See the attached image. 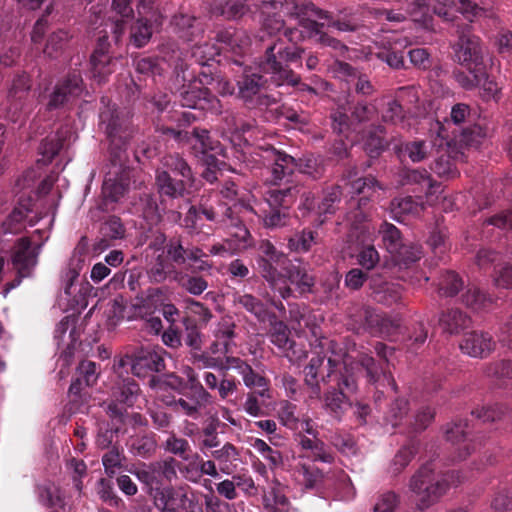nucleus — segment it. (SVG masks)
<instances>
[{
  "mask_svg": "<svg viewBox=\"0 0 512 512\" xmlns=\"http://www.w3.org/2000/svg\"><path fill=\"white\" fill-rule=\"evenodd\" d=\"M344 373L341 374V378L338 381L339 389L330 388L324 394V405L323 408L335 419L340 420L348 406L351 405L348 398L341 389V386L345 387L348 391H356V374L365 371L366 376L370 382L375 383L383 377L387 382H390L389 376L383 371L382 368H378L374 359L370 356L364 355L361 357L359 363L350 362L349 357L344 359Z\"/></svg>",
  "mask_w": 512,
  "mask_h": 512,
  "instance_id": "f257e3e1",
  "label": "nucleus"
},
{
  "mask_svg": "<svg viewBox=\"0 0 512 512\" xmlns=\"http://www.w3.org/2000/svg\"><path fill=\"white\" fill-rule=\"evenodd\" d=\"M463 481L464 477L459 472L438 475L434 465L427 463L411 477L408 487L415 496L417 509L423 511L436 504L451 487Z\"/></svg>",
  "mask_w": 512,
  "mask_h": 512,
  "instance_id": "f03ea898",
  "label": "nucleus"
},
{
  "mask_svg": "<svg viewBox=\"0 0 512 512\" xmlns=\"http://www.w3.org/2000/svg\"><path fill=\"white\" fill-rule=\"evenodd\" d=\"M248 163L254 165L262 164L271 169L273 182L277 183L295 170L314 178L322 173V168L313 157H306L295 160L292 156L277 151L272 147H259L250 153Z\"/></svg>",
  "mask_w": 512,
  "mask_h": 512,
  "instance_id": "7ed1b4c3",
  "label": "nucleus"
},
{
  "mask_svg": "<svg viewBox=\"0 0 512 512\" xmlns=\"http://www.w3.org/2000/svg\"><path fill=\"white\" fill-rule=\"evenodd\" d=\"M220 194L225 200L223 204H219L217 207L211 206L210 208H205L202 210V213L210 221L216 220L219 216H226L231 220L234 225V231L230 232V238L227 240L230 245H232V249L236 254L250 246L249 231L240 222H234L233 220V213L242 214V217L246 216L247 213H244L243 210L240 209V204L244 203V200L242 197H238V192L233 182L226 183Z\"/></svg>",
  "mask_w": 512,
  "mask_h": 512,
  "instance_id": "20e7f679",
  "label": "nucleus"
},
{
  "mask_svg": "<svg viewBox=\"0 0 512 512\" xmlns=\"http://www.w3.org/2000/svg\"><path fill=\"white\" fill-rule=\"evenodd\" d=\"M302 50L294 45H287L283 39H277L267 46L264 59L260 63L263 72L271 74L276 85H296L299 78L288 68L289 64L301 58Z\"/></svg>",
  "mask_w": 512,
  "mask_h": 512,
  "instance_id": "39448f33",
  "label": "nucleus"
},
{
  "mask_svg": "<svg viewBox=\"0 0 512 512\" xmlns=\"http://www.w3.org/2000/svg\"><path fill=\"white\" fill-rule=\"evenodd\" d=\"M100 127L109 140L111 155L120 163L131 138L128 118L115 106H108L100 112Z\"/></svg>",
  "mask_w": 512,
  "mask_h": 512,
  "instance_id": "423d86ee",
  "label": "nucleus"
},
{
  "mask_svg": "<svg viewBox=\"0 0 512 512\" xmlns=\"http://www.w3.org/2000/svg\"><path fill=\"white\" fill-rule=\"evenodd\" d=\"M259 250L262 256L258 264L261 269L262 276L270 283L274 290L279 292L283 299L288 298L291 295L292 290H290L286 285L282 286V284L286 283V280L282 276V273L278 271L277 267H280L283 270L290 261L283 253L277 251L274 245L267 240L261 241Z\"/></svg>",
  "mask_w": 512,
  "mask_h": 512,
  "instance_id": "0eeeda50",
  "label": "nucleus"
},
{
  "mask_svg": "<svg viewBox=\"0 0 512 512\" xmlns=\"http://www.w3.org/2000/svg\"><path fill=\"white\" fill-rule=\"evenodd\" d=\"M148 276L155 283H161L167 277H171L181 288L195 296L202 294L208 287V283L203 277L190 276L175 269L163 255L157 257L156 262L148 270Z\"/></svg>",
  "mask_w": 512,
  "mask_h": 512,
  "instance_id": "6e6552de",
  "label": "nucleus"
},
{
  "mask_svg": "<svg viewBox=\"0 0 512 512\" xmlns=\"http://www.w3.org/2000/svg\"><path fill=\"white\" fill-rule=\"evenodd\" d=\"M469 116L470 108L468 105L463 103L454 105L451 109L450 119L446 120L445 124L438 123V136L445 140L448 145L451 143H459L467 146L478 145L480 143L479 139L485 136L481 127L475 126L470 130H461L460 132H457L456 130L451 132L448 131L451 123L454 125H460L464 123Z\"/></svg>",
  "mask_w": 512,
  "mask_h": 512,
  "instance_id": "1a4fd4ad",
  "label": "nucleus"
},
{
  "mask_svg": "<svg viewBox=\"0 0 512 512\" xmlns=\"http://www.w3.org/2000/svg\"><path fill=\"white\" fill-rule=\"evenodd\" d=\"M165 166L182 176V179L176 181L166 172H158L156 176V185L161 195L171 198L182 196L185 192H190L189 188L193 184V177L190 167L178 156H168L165 158Z\"/></svg>",
  "mask_w": 512,
  "mask_h": 512,
  "instance_id": "9d476101",
  "label": "nucleus"
},
{
  "mask_svg": "<svg viewBox=\"0 0 512 512\" xmlns=\"http://www.w3.org/2000/svg\"><path fill=\"white\" fill-rule=\"evenodd\" d=\"M351 189L356 194H363V197L357 202V211L349 213L348 219L354 229L359 230V234L357 236L362 238L363 242L373 241L376 229L369 223L362 224L364 219H366V214L362 211V206L366 204L367 198L373 197L374 193L380 189V186L373 177H365L352 181Z\"/></svg>",
  "mask_w": 512,
  "mask_h": 512,
  "instance_id": "9b49d317",
  "label": "nucleus"
},
{
  "mask_svg": "<svg viewBox=\"0 0 512 512\" xmlns=\"http://www.w3.org/2000/svg\"><path fill=\"white\" fill-rule=\"evenodd\" d=\"M163 349H141L134 358L125 357L120 359L119 367L131 365L132 373L137 377H146L152 372H159L164 369Z\"/></svg>",
  "mask_w": 512,
  "mask_h": 512,
  "instance_id": "f8f14e48",
  "label": "nucleus"
},
{
  "mask_svg": "<svg viewBox=\"0 0 512 512\" xmlns=\"http://www.w3.org/2000/svg\"><path fill=\"white\" fill-rule=\"evenodd\" d=\"M234 327L235 325L229 321H223L219 324L215 331L216 340L211 344L209 351L211 356L205 357V367L225 369L226 362H223L221 355H227L232 352L234 346Z\"/></svg>",
  "mask_w": 512,
  "mask_h": 512,
  "instance_id": "ddd939ff",
  "label": "nucleus"
},
{
  "mask_svg": "<svg viewBox=\"0 0 512 512\" xmlns=\"http://www.w3.org/2000/svg\"><path fill=\"white\" fill-rule=\"evenodd\" d=\"M267 81L256 73H246L238 81V94L241 99L251 106L268 105L270 100L266 94Z\"/></svg>",
  "mask_w": 512,
  "mask_h": 512,
  "instance_id": "4468645a",
  "label": "nucleus"
},
{
  "mask_svg": "<svg viewBox=\"0 0 512 512\" xmlns=\"http://www.w3.org/2000/svg\"><path fill=\"white\" fill-rule=\"evenodd\" d=\"M200 84V81H194L187 90L181 93L182 106L220 113V101L207 88H202Z\"/></svg>",
  "mask_w": 512,
  "mask_h": 512,
  "instance_id": "2eb2a0df",
  "label": "nucleus"
},
{
  "mask_svg": "<svg viewBox=\"0 0 512 512\" xmlns=\"http://www.w3.org/2000/svg\"><path fill=\"white\" fill-rule=\"evenodd\" d=\"M36 233L45 234L43 241L37 244L36 248L31 247V242L27 238L20 239L15 245L12 261L21 277H26L30 274L31 269L37 264L39 249L44 241L49 238L48 233L44 230H37Z\"/></svg>",
  "mask_w": 512,
  "mask_h": 512,
  "instance_id": "dca6fc26",
  "label": "nucleus"
},
{
  "mask_svg": "<svg viewBox=\"0 0 512 512\" xmlns=\"http://www.w3.org/2000/svg\"><path fill=\"white\" fill-rule=\"evenodd\" d=\"M288 191L273 189L269 191V197L267 198V202L270 207H273L274 205H281L283 206L285 204V197L287 196ZM240 209L243 210L244 213H250L253 212L259 217L263 219V224L265 227L268 228H275L285 225L286 223V213L282 212L279 209L271 208V212L269 214H263L266 213L265 210H255L253 206H251L249 203H241Z\"/></svg>",
  "mask_w": 512,
  "mask_h": 512,
  "instance_id": "f3484780",
  "label": "nucleus"
},
{
  "mask_svg": "<svg viewBox=\"0 0 512 512\" xmlns=\"http://www.w3.org/2000/svg\"><path fill=\"white\" fill-rule=\"evenodd\" d=\"M283 8L287 13L295 16L303 27L315 33H320L321 29L326 25L325 20L328 19V15L324 11L311 3L298 5L294 1H288Z\"/></svg>",
  "mask_w": 512,
  "mask_h": 512,
  "instance_id": "a211bd4d",
  "label": "nucleus"
},
{
  "mask_svg": "<svg viewBox=\"0 0 512 512\" xmlns=\"http://www.w3.org/2000/svg\"><path fill=\"white\" fill-rule=\"evenodd\" d=\"M454 50L455 56L462 66L475 68L476 71H480L482 67H485L480 41L475 35L469 33L462 34Z\"/></svg>",
  "mask_w": 512,
  "mask_h": 512,
  "instance_id": "6ab92c4d",
  "label": "nucleus"
},
{
  "mask_svg": "<svg viewBox=\"0 0 512 512\" xmlns=\"http://www.w3.org/2000/svg\"><path fill=\"white\" fill-rule=\"evenodd\" d=\"M190 142L195 153L204 155L207 162L206 169L202 172V176L210 183L218 179L217 163L213 155H209V151H214L217 146L210 140L207 130L194 129Z\"/></svg>",
  "mask_w": 512,
  "mask_h": 512,
  "instance_id": "aec40b11",
  "label": "nucleus"
},
{
  "mask_svg": "<svg viewBox=\"0 0 512 512\" xmlns=\"http://www.w3.org/2000/svg\"><path fill=\"white\" fill-rule=\"evenodd\" d=\"M433 10L445 20H453L456 12H460L470 21L485 14L482 8L472 4L469 0H439L433 6Z\"/></svg>",
  "mask_w": 512,
  "mask_h": 512,
  "instance_id": "412c9836",
  "label": "nucleus"
},
{
  "mask_svg": "<svg viewBox=\"0 0 512 512\" xmlns=\"http://www.w3.org/2000/svg\"><path fill=\"white\" fill-rule=\"evenodd\" d=\"M139 387L131 379L123 380L112 392L113 400L108 405V411L113 417L122 416L126 407H130L138 397Z\"/></svg>",
  "mask_w": 512,
  "mask_h": 512,
  "instance_id": "4be33fe9",
  "label": "nucleus"
},
{
  "mask_svg": "<svg viewBox=\"0 0 512 512\" xmlns=\"http://www.w3.org/2000/svg\"><path fill=\"white\" fill-rule=\"evenodd\" d=\"M83 92L82 78L78 73L70 74L64 79L50 95L48 102L49 109H56L73 99L79 97Z\"/></svg>",
  "mask_w": 512,
  "mask_h": 512,
  "instance_id": "5701e85b",
  "label": "nucleus"
},
{
  "mask_svg": "<svg viewBox=\"0 0 512 512\" xmlns=\"http://www.w3.org/2000/svg\"><path fill=\"white\" fill-rule=\"evenodd\" d=\"M495 348V342L488 333L471 332L464 335L460 349L463 353L475 357H487Z\"/></svg>",
  "mask_w": 512,
  "mask_h": 512,
  "instance_id": "b1692460",
  "label": "nucleus"
},
{
  "mask_svg": "<svg viewBox=\"0 0 512 512\" xmlns=\"http://www.w3.org/2000/svg\"><path fill=\"white\" fill-rule=\"evenodd\" d=\"M468 424L466 421L452 422L445 426L444 435L448 442L459 445L458 459H465L472 451L476 449V445H472V439L468 438L466 428Z\"/></svg>",
  "mask_w": 512,
  "mask_h": 512,
  "instance_id": "393cba45",
  "label": "nucleus"
},
{
  "mask_svg": "<svg viewBox=\"0 0 512 512\" xmlns=\"http://www.w3.org/2000/svg\"><path fill=\"white\" fill-rule=\"evenodd\" d=\"M109 43L106 37L100 38L97 48L91 56V72L94 79L102 82L114 71V61L108 54Z\"/></svg>",
  "mask_w": 512,
  "mask_h": 512,
  "instance_id": "a878e982",
  "label": "nucleus"
},
{
  "mask_svg": "<svg viewBox=\"0 0 512 512\" xmlns=\"http://www.w3.org/2000/svg\"><path fill=\"white\" fill-rule=\"evenodd\" d=\"M228 369H235L242 376L243 382L248 388H263L261 391H259V395L262 397L268 396L266 394L268 390L265 389L267 386L266 379L255 373L251 366L242 361L240 358L226 356L225 370Z\"/></svg>",
  "mask_w": 512,
  "mask_h": 512,
  "instance_id": "bb28decb",
  "label": "nucleus"
},
{
  "mask_svg": "<svg viewBox=\"0 0 512 512\" xmlns=\"http://www.w3.org/2000/svg\"><path fill=\"white\" fill-rule=\"evenodd\" d=\"M31 213L32 210L26 204L20 203L2 222L3 232L17 234L25 229L27 222L30 226L35 225L38 220L30 216Z\"/></svg>",
  "mask_w": 512,
  "mask_h": 512,
  "instance_id": "cd10ccee",
  "label": "nucleus"
},
{
  "mask_svg": "<svg viewBox=\"0 0 512 512\" xmlns=\"http://www.w3.org/2000/svg\"><path fill=\"white\" fill-rule=\"evenodd\" d=\"M283 271L285 274L282 276L285 278V285L291 290L288 283L294 284L300 290V292H310L314 286V277L309 274L307 268L301 263L293 264L289 262ZM284 286V284H282Z\"/></svg>",
  "mask_w": 512,
  "mask_h": 512,
  "instance_id": "c85d7f7f",
  "label": "nucleus"
},
{
  "mask_svg": "<svg viewBox=\"0 0 512 512\" xmlns=\"http://www.w3.org/2000/svg\"><path fill=\"white\" fill-rule=\"evenodd\" d=\"M131 176L132 171L123 170L117 178H106L102 187L104 199L111 202L119 201L129 189Z\"/></svg>",
  "mask_w": 512,
  "mask_h": 512,
  "instance_id": "c756f323",
  "label": "nucleus"
},
{
  "mask_svg": "<svg viewBox=\"0 0 512 512\" xmlns=\"http://www.w3.org/2000/svg\"><path fill=\"white\" fill-rule=\"evenodd\" d=\"M390 2L396 8L383 11L388 21L401 22L408 15L413 16L414 20L418 21L417 13L424 8L420 0H390Z\"/></svg>",
  "mask_w": 512,
  "mask_h": 512,
  "instance_id": "7c9ffc66",
  "label": "nucleus"
},
{
  "mask_svg": "<svg viewBox=\"0 0 512 512\" xmlns=\"http://www.w3.org/2000/svg\"><path fill=\"white\" fill-rule=\"evenodd\" d=\"M263 506L266 512H288L290 510V501L281 484L275 483L264 493Z\"/></svg>",
  "mask_w": 512,
  "mask_h": 512,
  "instance_id": "2f4dec72",
  "label": "nucleus"
},
{
  "mask_svg": "<svg viewBox=\"0 0 512 512\" xmlns=\"http://www.w3.org/2000/svg\"><path fill=\"white\" fill-rule=\"evenodd\" d=\"M379 233L382 235L383 244L392 255L404 257V254L408 252V247L401 241L399 230L393 224H382Z\"/></svg>",
  "mask_w": 512,
  "mask_h": 512,
  "instance_id": "473e14b6",
  "label": "nucleus"
},
{
  "mask_svg": "<svg viewBox=\"0 0 512 512\" xmlns=\"http://www.w3.org/2000/svg\"><path fill=\"white\" fill-rule=\"evenodd\" d=\"M209 401L210 394L202 386H197L192 398H180L177 401H172V404L175 405L177 411L183 412L188 416H194L199 408Z\"/></svg>",
  "mask_w": 512,
  "mask_h": 512,
  "instance_id": "72a5a7b5",
  "label": "nucleus"
},
{
  "mask_svg": "<svg viewBox=\"0 0 512 512\" xmlns=\"http://www.w3.org/2000/svg\"><path fill=\"white\" fill-rule=\"evenodd\" d=\"M218 39L226 49L234 53H241L251 43L249 35L242 30L227 29L218 35Z\"/></svg>",
  "mask_w": 512,
  "mask_h": 512,
  "instance_id": "f704fd0d",
  "label": "nucleus"
},
{
  "mask_svg": "<svg viewBox=\"0 0 512 512\" xmlns=\"http://www.w3.org/2000/svg\"><path fill=\"white\" fill-rule=\"evenodd\" d=\"M174 63L173 57H162V58H154V57H144L136 61L135 66L136 70L145 75H161L163 72L167 70Z\"/></svg>",
  "mask_w": 512,
  "mask_h": 512,
  "instance_id": "c9c22d12",
  "label": "nucleus"
},
{
  "mask_svg": "<svg viewBox=\"0 0 512 512\" xmlns=\"http://www.w3.org/2000/svg\"><path fill=\"white\" fill-rule=\"evenodd\" d=\"M132 0H113L112 1V9L113 11L121 17L120 20H117L114 24L113 33L115 40L118 41L121 36L124 34L126 25L130 21L133 15L132 9Z\"/></svg>",
  "mask_w": 512,
  "mask_h": 512,
  "instance_id": "e433bc0d",
  "label": "nucleus"
},
{
  "mask_svg": "<svg viewBox=\"0 0 512 512\" xmlns=\"http://www.w3.org/2000/svg\"><path fill=\"white\" fill-rule=\"evenodd\" d=\"M294 475L306 489L318 488L324 480L323 473L314 465L299 464Z\"/></svg>",
  "mask_w": 512,
  "mask_h": 512,
  "instance_id": "4c0bfd02",
  "label": "nucleus"
},
{
  "mask_svg": "<svg viewBox=\"0 0 512 512\" xmlns=\"http://www.w3.org/2000/svg\"><path fill=\"white\" fill-rule=\"evenodd\" d=\"M150 387L154 390L155 396L161 399L165 404L172 405V400L166 398L164 392L168 387L173 390H182L184 388L183 379L177 375L169 374L164 380L152 378L149 382Z\"/></svg>",
  "mask_w": 512,
  "mask_h": 512,
  "instance_id": "58836bf2",
  "label": "nucleus"
},
{
  "mask_svg": "<svg viewBox=\"0 0 512 512\" xmlns=\"http://www.w3.org/2000/svg\"><path fill=\"white\" fill-rule=\"evenodd\" d=\"M84 266L85 256L80 251H75L68 263V267L62 276L64 291L67 295L72 294L71 289L74 281L79 277V274L83 270Z\"/></svg>",
  "mask_w": 512,
  "mask_h": 512,
  "instance_id": "ea45409f",
  "label": "nucleus"
},
{
  "mask_svg": "<svg viewBox=\"0 0 512 512\" xmlns=\"http://www.w3.org/2000/svg\"><path fill=\"white\" fill-rule=\"evenodd\" d=\"M423 210V203L410 196L397 199L392 203V212L398 221H402V216H418Z\"/></svg>",
  "mask_w": 512,
  "mask_h": 512,
  "instance_id": "a19ab883",
  "label": "nucleus"
},
{
  "mask_svg": "<svg viewBox=\"0 0 512 512\" xmlns=\"http://www.w3.org/2000/svg\"><path fill=\"white\" fill-rule=\"evenodd\" d=\"M440 325L448 333H457L468 327L470 318L459 309H451L440 318Z\"/></svg>",
  "mask_w": 512,
  "mask_h": 512,
  "instance_id": "79ce46f5",
  "label": "nucleus"
},
{
  "mask_svg": "<svg viewBox=\"0 0 512 512\" xmlns=\"http://www.w3.org/2000/svg\"><path fill=\"white\" fill-rule=\"evenodd\" d=\"M154 506L159 512H177L174 489L171 487L156 488L151 492Z\"/></svg>",
  "mask_w": 512,
  "mask_h": 512,
  "instance_id": "37998d69",
  "label": "nucleus"
},
{
  "mask_svg": "<svg viewBox=\"0 0 512 512\" xmlns=\"http://www.w3.org/2000/svg\"><path fill=\"white\" fill-rule=\"evenodd\" d=\"M299 443L302 449L311 452V456L314 460L322 461L325 463H330L333 461L332 454L327 449L326 445L317 437L311 439L306 436H302Z\"/></svg>",
  "mask_w": 512,
  "mask_h": 512,
  "instance_id": "c03bdc74",
  "label": "nucleus"
},
{
  "mask_svg": "<svg viewBox=\"0 0 512 512\" xmlns=\"http://www.w3.org/2000/svg\"><path fill=\"white\" fill-rule=\"evenodd\" d=\"M233 303L236 306L246 309L259 319L264 318L266 315L264 304L250 294H241L239 292L234 293Z\"/></svg>",
  "mask_w": 512,
  "mask_h": 512,
  "instance_id": "a18cd8bd",
  "label": "nucleus"
},
{
  "mask_svg": "<svg viewBox=\"0 0 512 512\" xmlns=\"http://www.w3.org/2000/svg\"><path fill=\"white\" fill-rule=\"evenodd\" d=\"M402 290L399 284L383 283L374 287V298L377 302L385 305H392L401 299Z\"/></svg>",
  "mask_w": 512,
  "mask_h": 512,
  "instance_id": "49530a36",
  "label": "nucleus"
},
{
  "mask_svg": "<svg viewBox=\"0 0 512 512\" xmlns=\"http://www.w3.org/2000/svg\"><path fill=\"white\" fill-rule=\"evenodd\" d=\"M462 297L465 305L477 312L486 310L492 304V298L484 295L476 287L468 288Z\"/></svg>",
  "mask_w": 512,
  "mask_h": 512,
  "instance_id": "de8ad7c7",
  "label": "nucleus"
},
{
  "mask_svg": "<svg viewBox=\"0 0 512 512\" xmlns=\"http://www.w3.org/2000/svg\"><path fill=\"white\" fill-rule=\"evenodd\" d=\"M136 210L141 212V215L150 225L156 224L160 220V211L156 200L149 194H145L140 198Z\"/></svg>",
  "mask_w": 512,
  "mask_h": 512,
  "instance_id": "09e8293b",
  "label": "nucleus"
},
{
  "mask_svg": "<svg viewBox=\"0 0 512 512\" xmlns=\"http://www.w3.org/2000/svg\"><path fill=\"white\" fill-rule=\"evenodd\" d=\"M416 451V446L413 443L405 445L399 449L391 462V473L393 475L399 474L414 458Z\"/></svg>",
  "mask_w": 512,
  "mask_h": 512,
  "instance_id": "8fccbe9b",
  "label": "nucleus"
},
{
  "mask_svg": "<svg viewBox=\"0 0 512 512\" xmlns=\"http://www.w3.org/2000/svg\"><path fill=\"white\" fill-rule=\"evenodd\" d=\"M70 38L66 30L59 29L51 33L46 42L44 53L49 57L58 55L67 45Z\"/></svg>",
  "mask_w": 512,
  "mask_h": 512,
  "instance_id": "3c124183",
  "label": "nucleus"
},
{
  "mask_svg": "<svg viewBox=\"0 0 512 512\" xmlns=\"http://www.w3.org/2000/svg\"><path fill=\"white\" fill-rule=\"evenodd\" d=\"M152 35V28L144 18H139L134 25L131 26V40L136 47H142L148 43Z\"/></svg>",
  "mask_w": 512,
  "mask_h": 512,
  "instance_id": "603ef678",
  "label": "nucleus"
},
{
  "mask_svg": "<svg viewBox=\"0 0 512 512\" xmlns=\"http://www.w3.org/2000/svg\"><path fill=\"white\" fill-rule=\"evenodd\" d=\"M296 410V405L286 400H283L278 404V418L284 426L290 429H298L299 419L296 416Z\"/></svg>",
  "mask_w": 512,
  "mask_h": 512,
  "instance_id": "864d4df0",
  "label": "nucleus"
},
{
  "mask_svg": "<svg viewBox=\"0 0 512 512\" xmlns=\"http://www.w3.org/2000/svg\"><path fill=\"white\" fill-rule=\"evenodd\" d=\"M324 359L321 357H315L310 360V363L304 369L305 383L311 387V397H319L320 387L317 382L318 370L323 365Z\"/></svg>",
  "mask_w": 512,
  "mask_h": 512,
  "instance_id": "5fc2aeb1",
  "label": "nucleus"
},
{
  "mask_svg": "<svg viewBox=\"0 0 512 512\" xmlns=\"http://www.w3.org/2000/svg\"><path fill=\"white\" fill-rule=\"evenodd\" d=\"M341 189L340 186H332L327 188L323 193L321 203L318 205L319 213L332 214L335 212V204L340 201Z\"/></svg>",
  "mask_w": 512,
  "mask_h": 512,
  "instance_id": "6e6d98bb",
  "label": "nucleus"
},
{
  "mask_svg": "<svg viewBox=\"0 0 512 512\" xmlns=\"http://www.w3.org/2000/svg\"><path fill=\"white\" fill-rule=\"evenodd\" d=\"M468 70V74L459 72L456 74L457 82L465 89H472L482 83L485 76V67H482L480 71H476L475 68L465 67Z\"/></svg>",
  "mask_w": 512,
  "mask_h": 512,
  "instance_id": "4d7b16f0",
  "label": "nucleus"
},
{
  "mask_svg": "<svg viewBox=\"0 0 512 512\" xmlns=\"http://www.w3.org/2000/svg\"><path fill=\"white\" fill-rule=\"evenodd\" d=\"M41 499L47 506L53 508L51 512H60L59 509L64 510L65 503L62 493L57 487H45L41 492Z\"/></svg>",
  "mask_w": 512,
  "mask_h": 512,
  "instance_id": "13d9d810",
  "label": "nucleus"
},
{
  "mask_svg": "<svg viewBox=\"0 0 512 512\" xmlns=\"http://www.w3.org/2000/svg\"><path fill=\"white\" fill-rule=\"evenodd\" d=\"M462 280L454 272L445 273L439 282V290L446 296H454L462 287Z\"/></svg>",
  "mask_w": 512,
  "mask_h": 512,
  "instance_id": "bf43d9fd",
  "label": "nucleus"
},
{
  "mask_svg": "<svg viewBox=\"0 0 512 512\" xmlns=\"http://www.w3.org/2000/svg\"><path fill=\"white\" fill-rule=\"evenodd\" d=\"M271 341L281 349L292 348V342L288 335V328L283 322L278 321L273 323Z\"/></svg>",
  "mask_w": 512,
  "mask_h": 512,
  "instance_id": "052dcab7",
  "label": "nucleus"
},
{
  "mask_svg": "<svg viewBox=\"0 0 512 512\" xmlns=\"http://www.w3.org/2000/svg\"><path fill=\"white\" fill-rule=\"evenodd\" d=\"M398 503V496L394 492H384L377 497L373 512H394Z\"/></svg>",
  "mask_w": 512,
  "mask_h": 512,
  "instance_id": "680f3d73",
  "label": "nucleus"
},
{
  "mask_svg": "<svg viewBox=\"0 0 512 512\" xmlns=\"http://www.w3.org/2000/svg\"><path fill=\"white\" fill-rule=\"evenodd\" d=\"M221 49H223L221 47ZM220 48L209 44L207 42L199 45H195L192 48V56L196 59L199 64L205 65L209 60L219 54Z\"/></svg>",
  "mask_w": 512,
  "mask_h": 512,
  "instance_id": "e2e57ef3",
  "label": "nucleus"
},
{
  "mask_svg": "<svg viewBox=\"0 0 512 512\" xmlns=\"http://www.w3.org/2000/svg\"><path fill=\"white\" fill-rule=\"evenodd\" d=\"M165 448L169 452L178 455L184 460H189L188 452L190 451V445L187 440L183 438H177L175 435H171L165 443Z\"/></svg>",
  "mask_w": 512,
  "mask_h": 512,
  "instance_id": "0e129e2a",
  "label": "nucleus"
},
{
  "mask_svg": "<svg viewBox=\"0 0 512 512\" xmlns=\"http://www.w3.org/2000/svg\"><path fill=\"white\" fill-rule=\"evenodd\" d=\"M194 21L193 17L181 13L173 17L172 24L180 37L191 40L193 32H189L188 29H194Z\"/></svg>",
  "mask_w": 512,
  "mask_h": 512,
  "instance_id": "69168bd1",
  "label": "nucleus"
},
{
  "mask_svg": "<svg viewBox=\"0 0 512 512\" xmlns=\"http://www.w3.org/2000/svg\"><path fill=\"white\" fill-rule=\"evenodd\" d=\"M314 243V233L312 231H303L289 239V247L297 252L308 251Z\"/></svg>",
  "mask_w": 512,
  "mask_h": 512,
  "instance_id": "338daca9",
  "label": "nucleus"
},
{
  "mask_svg": "<svg viewBox=\"0 0 512 512\" xmlns=\"http://www.w3.org/2000/svg\"><path fill=\"white\" fill-rule=\"evenodd\" d=\"M379 260V253L373 245L363 247L358 255L359 264L368 270L373 269Z\"/></svg>",
  "mask_w": 512,
  "mask_h": 512,
  "instance_id": "774afa93",
  "label": "nucleus"
}]
</instances>
